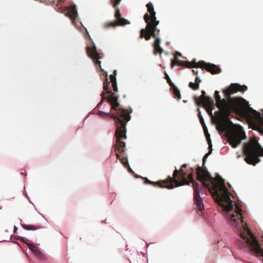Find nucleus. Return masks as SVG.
Masks as SVG:
<instances>
[{"label":"nucleus","instance_id":"nucleus-1","mask_svg":"<svg viewBox=\"0 0 263 263\" xmlns=\"http://www.w3.org/2000/svg\"><path fill=\"white\" fill-rule=\"evenodd\" d=\"M117 71H114L113 74L110 76V82L108 81L106 76L105 80L103 83V89L106 91L101 93L102 100L98 104L100 106L103 100L106 99L111 104V107L110 113H106L102 111H98L97 115L103 117H107L114 119L116 124L115 137L117 138V144L115 148L119 149L120 152H123L125 147V142L123 141L127 138L126 136V125L127 122L131 119L130 114L133 110L131 108L123 109L120 107V104L118 102V98L112 92L110 83H111V87L115 92H118V87L116 81Z\"/></svg>","mask_w":263,"mask_h":263},{"label":"nucleus","instance_id":"nucleus-2","mask_svg":"<svg viewBox=\"0 0 263 263\" xmlns=\"http://www.w3.org/2000/svg\"><path fill=\"white\" fill-rule=\"evenodd\" d=\"M247 89L245 85L238 84H232L223 90L225 98L221 99L219 92L215 91L214 97L216 105L219 110L215 114L218 116L216 119V129L219 132H225L230 125L233 124L229 118L232 112L240 116H246L247 114L248 102L241 97H231V95L238 92H244Z\"/></svg>","mask_w":263,"mask_h":263},{"label":"nucleus","instance_id":"nucleus-3","mask_svg":"<svg viewBox=\"0 0 263 263\" xmlns=\"http://www.w3.org/2000/svg\"><path fill=\"white\" fill-rule=\"evenodd\" d=\"M196 175L198 180L203 183L213 196L216 197L219 205L228 213L233 226L237 228L238 226L237 224L240 222L243 224L240 208L236 205L235 214L230 213L233 208V201L230 198V194L225 185L224 180L219 176L213 178L206 169L199 166L196 168Z\"/></svg>","mask_w":263,"mask_h":263},{"label":"nucleus","instance_id":"nucleus-4","mask_svg":"<svg viewBox=\"0 0 263 263\" xmlns=\"http://www.w3.org/2000/svg\"><path fill=\"white\" fill-rule=\"evenodd\" d=\"M243 152L245 161L253 165H255L260 161L259 156H263V148L255 138H252L244 144Z\"/></svg>","mask_w":263,"mask_h":263},{"label":"nucleus","instance_id":"nucleus-5","mask_svg":"<svg viewBox=\"0 0 263 263\" xmlns=\"http://www.w3.org/2000/svg\"><path fill=\"white\" fill-rule=\"evenodd\" d=\"M176 65L179 66H184L187 68H201L202 70L205 69L208 72L211 73L212 74L219 73L221 71V69L216 65L207 63L204 61H199V62H190L187 61H183L179 60L176 57V59H174L171 61V68H173Z\"/></svg>","mask_w":263,"mask_h":263},{"label":"nucleus","instance_id":"nucleus-6","mask_svg":"<svg viewBox=\"0 0 263 263\" xmlns=\"http://www.w3.org/2000/svg\"><path fill=\"white\" fill-rule=\"evenodd\" d=\"M245 241L242 245L249 247L250 250L257 255L263 256V250L260 247L255 237L248 228H244V231L240 234Z\"/></svg>","mask_w":263,"mask_h":263},{"label":"nucleus","instance_id":"nucleus-7","mask_svg":"<svg viewBox=\"0 0 263 263\" xmlns=\"http://www.w3.org/2000/svg\"><path fill=\"white\" fill-rule=\"evenodd\" d=\"M186 175V173L182 168H181L179 171L176 169L174 171L173 177L168 176L165 180V188L172 189L175 187H178L185 184L189 185V182L185 177Z\"/></svg>","mask_w":263,"mask_h":263},{"label":"nucleus","instance_id":"nucleus-8","mask_svg":"<svg viewBox=\"0 0 263 263\" xmlns=\"http://www.w3.org/2000/svg\"><path fill=\"white\" fill-rule=\"evenodd\" d=\"M160 32V30L156 28L154 32L149 31V29L145 30V29H142L140 30V38H144L145 40L148 41L151 39V37L155 38L154 42L153 44L154 48V54L157 55L158 54L161 55L163 52V49L160 47L161 39L158 36Z\"/></svg>","mask_w":263,"mask_h":263},{"label":"nucleus","instance_id":"nucleus-9","mask_svg":"<svg viewBox=\"0 0 263 263\" xmlns=\"http://www.w3.org/2000/svg\"><path fill=\"white\" fill-rule=\"evenodd\" d=\"M147 8V12L144 16V20L147 25L145 30L149 29L150 31L154 32V30L157 28V26L159 24V21L157 20L156 16V12L154 11L153 5L151 3H149L146 5Z\"/></svg>","mask_w":263,"mask_h":263},{"label":"nucleus","instance_id":"nucleus-10","mask_svg":"<svg viewBox=\"0 0 263 263\" xmlns=\"http://www.w3.org/2000/svg\"><path fill=\"white\" fill-rule=\"evenodd\" d=\"M189 183L190 182L193 183V189H194V199L196 208L200 211H202L204 210V205L202 202V200L200 197V193H202L204 190H205V187L203 184L200 186L198 183L194 182L193 175L192 174H190L188 176Z\"/></svg>","mask_w":263,"mask_h":263},{"label":"nucleus","instance_id":"nucleus-11","mask_svg":"<svg viewBox=\"0 0 263 263\" xmlns=\"http://www.w3.org/2000/svg\"><path fill=\"white\" fill-rule=\"evenodd\" d=\"M245 133L241 128L240 131H236L230 133L228 136V141L229 144L234 148L240 144L241 140L246 138Z\"/></svg>","mask_w":263,"mask_h":263},{"label":"nucleus","instance_id":"nucleus-12","mask_svg":"<svg viewBox=\"0 0 263 263\" xmlns=\"http://www.w3.org/2000/svg\"><path fill=\"white\" fill-rule=\"evenodd\" d=\"M115 16L116 18V21L106 23L105 25V28L115 27L117 26L125 25L129 23L127 20L121 17V15L119 8L116 9Z\"/></svg>","mask_w":263,"mask_h":263},{"label":"nucleus","instance_id":"nucleus-13","mask_svg":"<svg viewBox=\"0 0 263 263\" xmlns=\"http://www.w3.org/2000/svg\"><path fill=\"white\" fill-rule=\"evenodd\" d=\"M194 100L196 104L198 106H200L202 104L206 108L209 114L211 115H212L211 106L213 105L214 103L210 97L206 96L203 99L198 100V97L197 96H195Z\"/></svg>","mask_w":263,"mask_h":263},{"label":"nucleus","instance_id":"nucleus-14","mask_svg":"<svg viewBox=\"0 0 263 263\" xmlns=\"http://www.w3.org/2000/svg\"><path fill=\"white\" fill-rule=\"evenodd\" d=\"M88 55L91 58L96 65H99L101 67V61L99 60L100 57L95 45H91V46H88L86 48Z\"/></svg>","mask_w":263,"mask_h":263},{"label":"nucleus","instance_id":"nucleus-15","mask_svg":"<svg viewBox=\"0 0 263 263\" xmlns=\"http://www.w3.org/2000/svg\"><path fill=\"white\" fill-rule=\"evenodd\" d=\"M20 240L26 244L28 248L34 253V254L39 258L43 259L44 255L43 253L34 245L28 242L27 239L21 237Z\"/></svg>","mask_w":263,"mask_h":263},{"label":"nucleus","instance_id":"nucleus-16","mask_svg":"<svg viewBox=\"0 0 263 263\" xmlns=\"http://www.w3.org/2000/svg\"><path fill=\"white\" fill-rule=\"evenodd\" d=\"M117 139V138H116ZM117 144V139H116V144L114 145V148L115 151H117L118 152H116V155L117 156V158L120 160L121 162L122 163V164L124 165V167H126L127 166L129 167V164L128 163L127 158L124 155V154H122L125 151V147L124 148V150L123 152H120L118 149L115 148V145Z\"/></svg>","mask_w":263,"mask_h":263},{"label":"nucleus","instance_id":"nucleus-17","mask_svg":"<svg viewBox=\"0 0 263 263\" xmlns=\"http://www.w3.org/2000/svg\"><path fill=\"white\" fill-rule=\"evenodd\" d=\"M78 15L75 5H70L66 8V15L71 18L73 22L78 17Z\"/></svg>","mask_w":263,"mask_h":263},{"label":"nucleus","instance_id":"nucleus-18","mask_svg":"<svg viewBox=\"0 0 263 263\" xmlns=\"http://www.w3.org/2000/svg\"><path fill=\"white\" fill-rule=\"evenodd\" d=\"M144 183L153 185L155 187H159L160 188H165L166 184L164 180H160L157 182L152 181L148 180L147 178H144Z\"/></svg>","mask_w":263,"mask_h":263},{"label":"nucleus","instance_id":"nucleus-19","mask_svg":"<svg viewBox=\"0 0 263 263\" xmlns=\"http://www.w3.org/2000/svg\"><path fill=\"white\" fill-rule=\"evenodd\" d=\"M205 136L208 139V144L209 145V147L211 148V149L209 151L208 153H206L203 158V163H204L206 160V159L207 157L212 153V142L210 138V135L209 134H205Z\"/></svg>","mask_w":263,"mask_h":263},{"label":"nucleus","instance_id":"nucleus-20","mask_svg":"<svg viewBox=\"0 0 263 263\" xmlns=\"http://www.w3.org/2000/svg\"><path fill=\"white\" fill-rule=\"evenodd\" d=\"M21 226L26 230H35L38 228L33 225H27L24 223H21Z\"/></svg>","mask_w":263,"mask_h":263},{"label":"nucleus","instance_id":"nucleus-21","mask_svg":"<svg viewBox=\"0 0 263 263\" xmlns=\"http://www.w3.org/2000/svg\"><path fill=\"white\" fill-rule=\"evenodd\" d=\"M173 88V93L174 95L178 99H181V95L180 93L179 90L178 88L174 85V87H172Z\"/></svg>","mask_w":263,"mask_h":263},{"label":"nucleus","instance_id":"nucleus-22","mask_svg":"<svg viewBox=\"0 0 263 263\" xmlns=\"http://www.w3.org/2000/svg\"><path fill=\"white\" fill-rule=\"evenodd\" d=\"M189 87L192 88L193 90H197L199 89V85L197 83H193V82H190Z\"/></svg>","mask_w":263,"mask_h":263},{"label":"nucleus","instance_id":"nucleus-23","mask_svg":"<svg viewBox=\"0 0 263 263\" xmlns=\"http://www.w3.org/2000/svg\"><path fill=\"white\" fill-rule=\"evenodd\" d=\"M165 78L166 79L167 82L168 83L170 86L174 87V83L172 82L171 79L170 78L168 75L167 73L165 74Z\"/></svg>","mask_w":263,"mask_h":263},{"label":"nucleus","instance_id":"nucleus-24","mask_svg":"<svg viewBox=\"0 0 263 263\" xmlns=\"http://www.w3.org/2000/svg\"><path fill=\"white\" fill-rule=\"evenodd\" d=\"M200 121L203 127L204 132H205V130H207V128L205 127V124L204 123L203 118L201 116L200 117Z\"/></svg>","mask_w":263,"mask_h":263},{"label":"nucleus","instance_id":"nucleus-25","mask_svg":"<svg viewBox=\"0 0 263 263\" xmlns=\"http://www.w3.org/2000/svg\"><path fill=\"white\" fill-rule=\"evenodd\" d=\"M120 1L121 0H115L114 1V4H113V6L116 9V8H118L117 7V6L119 4L120 2Z\"/></svg>","mask_w":263,"mask_h":263},{"label":"nucleus","instance_id":"nucleus-26","mask_svg":"<svg viewBox=\"0 0 263 263\" xmlns=\"http://www.w3.org/2000/svg\"><path fill=\"white\" fill-rule=\"evenodd\" d=\"M201 93H202V95L201 96L198 98V100H200L201 99H203L204 98V97H205L206 96H205V92L204 91V90H202L201 91Z\"/></svg>","mask_w":263,"mask_h":263},{"label":"nucleus","instance_id":"nucleus-27","mask_svg":"<svg viewBox=\"0 0 263 263\" xmlns=\"http://www.w3.org/2000/svg\"><path fill=\"white\" fill-rule=\"evenodd\" d=\"M195 82L196 83H197L199 85V83L201 82V80H200L199 78L198 77H196V79H195Z\"/></svg>","mask_w":263,"mask_h":263},{"label":"nucleus","instance_id":"nucleus-28","mask_svg":"<svg viewBox=\"0 0 263 263\" xmlns=\"http://www.w3.org/2000/svg\"><path fill=\"white\" fill-rule=\"evenodd\" d=\"M181 54L180 52H177L176 53L175 55V58L174 59H176V57L177 58L178 56H181Z\"/></svg>","mask_w":263,"mask_h":263},{"label":"nucleus","instance_id":"nucleus-29","mask_svg":"<svg viewBox=\"0 0 263 263\" xmlns=\"http://www.w3.org/2000/svg\"><path fill=\"white\" fill-rule=\"evenodd\" d=\"M192 72L194 74H197L198 73V71L197 70L193 69Z\"/></svg>","mask_w":263,"mask_h":263},{"label":"nucleus","instance_id":"nucleus-30","mask_svg":"<svg viewBox=\"0 0 263 263\" xmlns=\"http://www.w3.org/2000/svg\"><path fill=\"white\" fill-rule=\"evenodd\" d=\"M17 229V227L14 226V233L16 231Z\"/></svg>","mask_w":263,"mask_h":263},{"label":"nucleus","instance_id":"nucleus-31","mask_svg":"<svg viewBox=\"0 0 263 263\" xmlns=\"http://www.w3.org/2000/svg\"><path fill=\"white\" fill-rule=\"evenodd\" d=\"M186 165L185 164H183V165H182V167H186Z\"/></svg>","mask_w":263,"mask_h":263}]
</instances>
